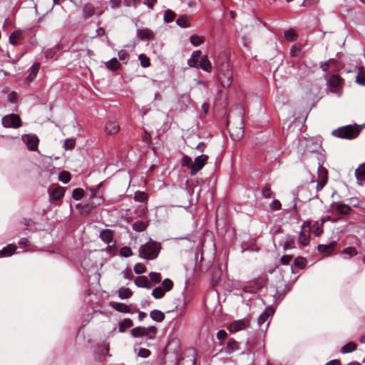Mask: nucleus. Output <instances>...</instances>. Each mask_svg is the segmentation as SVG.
<instances>
[{"label":"nucleus","mask_w":365,"mask_h":365,"mask_svg":"<svg viewBox=\"0 0 365 365\" xmlns=\"http://www.w3.org/2000/svg\"><path fill=\"white\" fill-rule=\"evenodd\" d=\"M161 247L159 243L149 241L139 248V257L147 260H153L159 255Z\"/></svg>","instance_id":"f257e3e1"},{"label":"nucleus","mask_w":365,"mask_h":365,"mask_svg":"<svg viewBox=\"0 0 365 365\" xmlns=\"http://www.w3.org/2000/svg\"><path fill=\"white\" fill-rule=\"evenodd\" d=\"M218 79L222 86L228 88L232 83V71L228 61H225L219 66Z\"/></svg>","instance_id":"f03ea898"},{"label":"nucleus","mask_w":365,"mask_h":365,"mask_svg":"<svg viewBox=\"0 0 365 365\" xmlns=\"http://www.w3.org/2000/svg\"><path fill=\"white\" fill-rule=\"evenodd\" d=\"M360 133V129L356 126L346 125L334 130L332 134L336 137L344 139H354Z\"/></svg>","instance_id":"7ed1b4c3"},{"label":"nucleus","mask_w":365,"mask_h":365,"mask_svg":"<svg viewBox=\"0 0 365 365\" xmlns=\"http://www.w3.org/2000/svg\"><path fill=\"white\" fill-rule=\"evenodd\" d=\"M131 336L135 338L145 337L147 339H153L157 334V328L150 326L147 328L137 327L130 331Z\"/></svg>","instance_id":"20e7f679"},{"label":"nucleus","mask_w":365,"mask_h":365,"mask_svg":"<svg viewBox=\"0 0 365 365\" xmlns=\"http://www.w3.org/2000/svg\"><path fill=\"white\" fill-rule=\"evenodd\" d=\"M285 294L279 292L277 287L270 285L267 287L264 297L265 300L269 303H279L282 300Z\"/></svg>","instance_id":"39448f33"},{"label":"nucleus","mask_w":365,"mask_h":365,"mask_svg":"<svg viewBox=\"0 0 365 365\" xmlns=\"http://www.w3.org/2000/svg\"><path fill=\"white\" fill-rule=\"evenodd\" d=\"M1 123L5 128H17L21 125V119L16 114H9L4 116Z\"/></svg>","instance_id":"423d86ee"},{"label":"nucleus","mask_w":365,"mask_h":365,"mask_svg":"<svg viewBox=\"0 0 365 365\" xmlns=\"http://www.w3.org/2000/svg\"><path fill=\"white\" fill-rule=\"evenodd\" d=\"M208 160L207 155H201L196 157L190 165V175H195L205 165Z\"/></svg>","instance_id":"0eeeda50"},{"label":"nucleus","mask_w":365,"mask_h":365,"mask_svg":"<svg viewBox=\"0 0 365 365\" xmlns=\"http://www.w3.org/2000/svg\"><path fill=\"white\" fill-rule=\"evenodd\" d=\"M249 326L250 322L246 319L235 320L229 325L228 330L231 333H236L239 331L245 329Z\"/></svg>","instance_id":"6e6552de"},{"label":"nucleus","mask_w":365,"mask_h":365,"mask_svg":"<svg viewBox=\"0 0 365 365\" xmlns=\"http://www.w3.org/2000/svg\"><path fill=\"white\" fill-rule=\"evenodd\" d=\"M318 172L319 174V181H317L316 190L317 192H319L327 184V170L322 167V165H319L318 168Z\"/></svg>","instance_id":"1a4fd4ad"},{"label":"nucleus","mask_w":365,"mask_h":365,"mask_svg":"<svg viewBox=\"0 0 365 365\" xmlns=\"http://www.w3.org/2000/svg\"><path fill=\"white\" fill-rule=\"evenodd\" d=\"M49 200L51 202L59 200L65 194V189L63 187L58 186L52 190H48Z\"/></svg>","instance_id":"9d476101"},{"label":"nucleus","mask_w":365,"mask_h":365,"mask_svg":"<svg viewBox=\"0 0 365 365\" xmlns=\"http://www.w3.org/2000/svg\"><path fill=\"white\" fill-rule=\"evenodd\" d=\"M229 132L230 136L235 140H240L244 135V127L242 125V120H240V127H232L229 128Z\"/></svg>","instance_id":"9b49d317"},{"label":"nucleus","mask_w":365,"mask_h":365,"mask_svg":"<svg viewBox=\"0 0 365 365\" xmlns=\"http://www.w3.org/2000/svg\"><path fill=\"white\" fill-rule=\"evenodd\" d=\"M28 148L31 150H36L38 148V138L34 135H26L23 138Z\"/></svg>","instance_id":"f8f14e48"},{"label":"nucleus","mask_w":365,"mask_h":365,"mask_svg":"<svg viewBox=\"0 0 365 365\" xmlns=\"http://www.w3.org/2000/svg\"><path fill=\"white\" fill-rule=\"evenodd\" d=\"M105 130L108 135L115 134L120 130V125L115 120L110 119L106 123Z\"/></svg>","instance_id":"ddd939ff"},{"label":"nucleus","mask_w":365,"mask_h":365,"mask_svg":"<svg viewBox=\"0 0 365 365\" xmlns=\"http://www.w3.org/2000/svg\"><path fill=\"white\" fill-rule=\"evenodd\" d=\"M274 309L272 307H267L258 317L257 322L259 326L263 331L262 326L268 320L269 317L272 316L274 314Z\"/></svg>","instance_id":"4468645a"},{"label":"nucleus","mask_w":365,"mask_h":365,"mask_svg":"<svg viewBox=\"0 0 365 365\" xmlns=\"http://www.w3.org/2000/svg\"><path fill=\"white\" fill-rule=\"evenodd\" d=\"M40 68V63L38 62L34 63L31 68L28 70V76L26 78V82L29 83L36 77Z\"/></svg>","instance_id":"2eb2a0df"},{"label":"nucleus","mask_w":365,"mask_h":365,"mask_svg":"<svg viewBox=\"0 0 365 365\" xmlns=\"http://www.w3.org/2000/svg\"><path fill=\"white\" fill-rule=\"evenodd\" d=\"M198 68H202L203 71L207 73L212 72V64L209 61L207 56L205 55L200 58V61L198 64Z\"/></svg>","instance_id":"dca6fc26"},{"label":"nucleus","mask_w":365,"mask_h":365,"mask_svg":"<svg viewBox=\"0 0 365 365\" xmlns=\"http://www.w3.org/2000/svg\"><path fill=\"white\" fill-rule=\"evenodd\" d=\"M137 36L140 40H150L153 39L154 37L153 32L148 29H138L137 30Z\"/></svg>","instance_id":"f3484780"},{"label":"nucleus","mask_w":365,"mask_h":365,"mask_svg":"<svg viewBox=\"0 0 365 365\" xmlns=\"http://www.w3.org/2000/svg\"><path fill=\"white\" fill-rule=\"evenodd\" d=\"M110 306L115 310L121 313H129L130 312V307L124 303L110 302Z\"/></svg>","instance_id":"a211bd4d"},{"label":"nucleus","mask_w":365,"mask_h":365,"mask_svg":"<svg viewBox=\"0 0 365 365\" xmlns=\"http://www.w3.org/2000/svg\"><path fill=\"white\" fill-rule=\"evenodd\" d=\"M100 238L106 244H110L113 240V233L110 230L106 229L100 232Z\"/></svg>","instance_id":"6ab92c4d"},{"label":"nucleus","mask_w":365,"mask_h":365,"mask_svg":"<svg viewBox=\"0 0 365 365\" xmlns=\"http://www.w3.org/2000/svg\"><path fill=\"white\" fill-rule=\"evenodd\" d=\"M16 249L17 247L16 245H9L8 246L4 247L1 250H0V258L12 255Z\"/></svg>","instance_id":"aec40b11"},{"label":"nucleus","mask_w":365,"mask_h":365,"mask_svg":"<svg viewBox=\"0 0 365 365\" xmlns=\"http://www.w3.org/2000/svg\"><path fill=\"white\" fill-rule=\"evenodd\" d=\"M135 284L138 287H143L146 289H150V286L148 284V280L146 276H140L138 277L135 281Z\"/></svg>","instance_id":"412c9836"},{"label":"nucleus","mask_w":365,"mask_h":365,"mask_svg":"<svg viewBox=\"0 0 365 365\" xmlns=\"http://www.w3.org/2000/svg\"><path fill=\"white\" fill-rule=\"evenodd\" d=\"M150 316L153 321L157 322H161L165 319V314L158 309L151 311Z\"/></svg>","instance_id":"4be33fe9"},{"label":"nucleus","mask_w":365,"mask_h":365,"mask_svg":"<svg viewBox=\"0 0 365 365\" xmlns=\"http://www.w3.org/2000/svg\"><path fill=\"white\" fill-rule=\"evenodd\" d=\"M336 245V242L335 241L331 242L328 245H319L318 246V250L322 253H327L329 255L332 250V249Z\"/></svg>","instance_id":"5701e85b"},{"label":"nucleus","mask_w":365,"mask_h":365,"mask_svg":"<svg viewBox=\"0 0 365 365\" xmlns=\"http://www.w3.org/2000/svg\"><path fill=\"white\" fill-rule=\"evenodd\" d=\"M83 17L88 19L95 13V8L91 4H86L83 9Z\"/></svg>","instance_id":"b1692460"},{"label":"nucleus","mask_w":365,"mask_h":365,"mask_svg":"<svg viewBox=\"0 0 365 365\" xmlns=\"http://www.w3.org/2000/svg\"><path fill=\"white\" fill-rule=\"evenodd\" d=\"M238 349V343L234 339H229L225 347V352L227 354H231Z\"/></svg>","instance_id":"393cba45"},{"label":"nucleus","mask_w":365,"mask_h":365,"mask_svg":"<svg viewBox=\"0 0 365 365\" xmlns=\"http://www.w3.org/2000/svg\"><path fill=\"white\" fill-rule=\"evenodd\" d=\"M120 64L116 58H113L106 63V66L108 69L115 71L118 69Z\"/></svg>","instance_id":"a878e982"},{"label":"nucleus","mask_w":365,"mask_h":365,"mask_svg":"<svg viewBox=\"0 0 365 365\" xmlns=\"http://www.w3.org/2000/svg\"><path fill=\"white\" fill-rule=\"evenodd\" d=\"M355 175L358 181L362 182L365 180V164L361 165L356 169Z\"/></svg>","instance_id":"bb28decb"},{"label":"nucleus","mask_w":365,"mask_h":365,"mask_svg":"<svg viewBox=\"0 0 365 365\" xmlns=\"http://www.w3.org/2000/svg\"><path fill=\"white\" fill-rule=\"evenodd\" d=\"M118 297L121 299H125L130 297L133 294L132 291L129 288L120 287L118 291Z\"/></svg>","instance_id":"cd10ccee"},{"label":"nucleus","mask_w":365,"mask_h":365,"mask_svg":"<svg viewBox=\"0 0 365 365\" xmlns=\"http://www.w3.org/2000/svg\"><path fill=\"white\" fill-rule=\"evenodd\" d=\"M95 207V204L90 202L83 205H81V204L77 205V207H81L80 212L83 215H88Z\"/></svg>","instance_id":"c85d7f7f"},{"label":"nucleus","mask_w":365,"mask_h":365,"mask_svg":"<svg viewBox=\"0 0 365 365\" xmlns=\"http://www.w3.org/2000/svg\"><path fill=\"white\" fill-rule=\"evenodd\" d=\"M356 349V345L354 342H348L341 347V353H351Z\"/></svg>","instance_id":"c756f323"},{"label":"nucleus","mask_w":365,"mask_h":365,"mask_svg":"<svg viewBox=\"0 0 365 365\" xmlns=\"http://www.w3.org/2000/svg\"><path fill=\"white\" fill-rule=\"evenodd\" d=\"M133 326V321L130 319H125L119 324V331L123 333L125 332L126 329L130 328Z\"/></svg>","instance_id":"7c9ffc66"},{"label":"nucleus","mask_w":365,"mask_h":365,"mask_svg":"<svg viewBox=\"0 0 365 365\" xmlns=\"http://www.w3.org/2000/svg\"><path fill=\"white\" fill-rule=\"evenodd\" d=\"M335 209L339 213H340L341 215H346L351 210L349 205H345V204H337L336 205Z\"/></svg>","instance_id":"2f4dec72"},{"label":"nucleus","mask_w":365,"mask_h":365,"mask_svg":"<svg viewBox=\"0 0 365 365\" xmlns=\"http://www.w3.org/2000/svg\"><path fill=\"white\" fill-rule=\"evenodd\" d=\"M341 83V79L337 75H332L328 81V84L334 88L338 87Z\"/></svg>","instance_id":"473e14b6"},{"label":"nucleus","mask_w":365,"mask_h":365,"mask_svg":"<svg viewBox=\"0 0 365 365\" xmlns=\"http://www.w3.org/2000/svg\"><path fill=\"white\" fill-rule=\"evenodd\" d=\"M147 227V225L143 221H136L132 225V228L133 230L137 232H142L145 230Z\"/></svg>","instance_id":"72a5a7b5"},{"label":"nucleus","mask_w":365,"mask_h":365,"mask_svg":"<svg viewBox=\"0 0 365 365\" xmlns=\"http://www.w3.org/2000/svg\"><path fill=\"white\" fill-rule=\"evenodd\" d=\"M58 50H59V47L58 46H54L53 48H50L46 49L44 51V56H45L46 58L50 59V58H54L56 52Z\"/></svg>","instance_id":"f704fd0d"},{"label":"nucleus","mask_w":365,"mask_h":365,"mask_svg":"<svg viewBox=\"0 0 365 365\" xmlns=\"http://www.w3.org/2000/svg\"><path fill=\"white\" fill-rule=\"evenodd\" d=\"M190 41L193 46H198L205 41V38L203 36L193 35L190 37Z\"/></svg>","instance_id":"c9c22d12"},{"label":"nucleus","mask_w":365,"mask_h":365,"mask_svg":"<svg viewBox=\"0 0 365 365\" xmlns=\"http://www.w3.org/2000/svg\"><path fill=\"white\" fill-rule=\"evenodd\" d=\"M284 38L289 41H294L297 38V35L292 29L284 31Z\"/></svg>","instance_id":"e433bc0d"},{"label":"nucleus","mask_w":365,"mask_h":365,"mask_svg":"<svg viewBox=\"0 0 365 365\" xmlns=\"http://www.w3.org/2000/svg\"><path fill=\"white\" fill-rule=\"evenodd\" d=\"M58 180L63 184L68 183L71 180V175L67 171H62L58 175Z\"/></svg>","instance_id":"4c0bfd02"},{"label":"nucleus","mask_w":365,"mask_h":365,"mask_svg":"<svg viewBox=\"0 0 365 365\" xmlns=\"http://www.w3.org/2000/svg\"><path fill=\"white\" fill-rule=\"evenodd\" d=\"M165 293L162 287H158L153 289L152 295L155 299H161L165 295Z\"/></svg>","instance_id":"58836bf2"},{"label":"nucleus","mask_w":365,"mask_h":365,"mask_svg":"<svg viewBox=\"0 0 365 365\" xmlns=\"http://www.w3.org/2000/svg\"><path fill=\"white\" fill-rule=\"evenodd\" d=\"M342 254L345 255H348L349 257H354L357 255L358 251L354 247H348L343 250Z\"/></svg>","instance_id":"ea45409f"},{"label":"nucleus","mask_w":365,"mask_h":365,"mask_svg":"<svg viewBox=\"0 0 365 365\" xmlns=\"http://www.w3.org/2000/svg\"><path fill=\"white\" fill-rule=\"evenodd\" d=\"M176 24L182 28H187L190 25L188 19L186 16H181L179 17L176 21Z\"/></svg>","instance_id":"a19ab883"},{"label":"nucleus","mask_w":365,"mask_h":365,"mask_svg":"<svg viewBox=\"0 0 365 365\" xmlns=\"http://www.w3.org/2000/svg\"><path fill=\"white\" fill-rule=\"evenodd\" d=\"M138 59L140 60V65L142 66V67L148 68L150 66V59L148 57H147L146 55L143 53L140 54L138 56Z\"/></svg>","instance_id":"79ce46f5"},{"label":"nucleus","mask_w":365,"mask_h":365,"mask_svg":"<svg viewBox=\"0 0 365 365\" xmlns=\"http://www.w3.org/2000/svg\"><path fill=\"white\" fill-rule=\"evenodd\" d=\"M175 14L170 9H167L164 14V21L167 23L172 22L174 20Z\"/></svg>","instance_id":"37998d69"},{"label":"nucleus","mask_w":365,"mask_h":365,"mask_svg":"<svg viewBox=\"0 0 365 365\" xmlns=\"http://www.w3.org/2000/svg\"><path fill=\"white\" fill-rule=\"evenodd\" d=\"M84 195V191L81 188H76L73 190L72 197L75 200H80Z\"/></svg>","instance_id":"c03bdc74"},{"label":"nucleus","mask_w":365,"mask_h":365,"mask_svg":"<svg viewBox=\"0 0 365 365\" xmlns=\"http://www.w3.org/2000/svg\"><path fill=\"white\" fill-rule=\"evenodd\" d=\"M356 83L361 85L365 86V70L362 69L356 77Z\"/></svg>","instance_id":"a18cd8bd"},{"label":"nucleus","mask_w":365,"mask_h":365,"mask_svg":"<svg viewBox=\"0 0 365 365\" xmlns=\"http://www.w3.org/2000/svg\"><path fill=\"white\" fill-rule=\"evenodd\" d=\"M298 241L302 245H307L309 242V236L301 231Z\"/></svg>","instance_id":"49530a36"},{"label":"nucleus","mask_w":365,"mask_h":365,"mask_svg":"<svg viewBox=\"0 0 365 365\" xmlns=\"http://www.w3.org/2000/svg\"><path fill=\"white\" fill-rule=\"evenodd\" d=\"M147 199V195L144 192H136L134 195V200L139 202H143Z\"/></svg>","instance_id":"de8ad7c7"},{"label":"nucleus","mask_w":365,"mask_h":365,"mask_svg":"<svg viewBox=\"0 0 365 365\" xmlns=\"http://www.w3.org/2000/svg\"><path fill=\"white\" fill-rule=\"evenodd\" d=\"M162 286L163 287V290L166 292L172 289L173 283L171 279L167 278L163 281Z\"/></svg>","instance_id":"09e8293b"},{"label":"nucleus","mask_w":365,"mask_h":365,"mask_svg":"<svg viewBox=\"0 0 365 365\" xmlns=\"http://www.w3.org/2000/svg\"><path fill=\"white\" fill-rule=\"evenodd\" d=\"M20 36H21V34L19 31H14V32L11 33L9 36V42L12 45H14V46L17 45L18 40L19 39Z\"/></svg>","instance_id":"8fccbe9b"},{"label":"nucleus","mask_w":365,"mask_h":365,"mask_svg":"<svg viewBox=\"0 0 365 365\" xmlns=\"http://www.w3.org/2000/svg\"><path fill=\"white\" fill-rule=\"evenodd\" d=\"M120 255L124 257H128L133 255V252L130 247H123L120 250Z\"/></svg>","instance_id":"3c124183"},{"label":"nucleus","mask_w":365,"mask_h":365,"mask_svg":"<svg viewBox=\"0 0 365 365\" xmlns=\"http://www.w3.org/2000/svg\"><path fill=\"white\" fill-rule=\"evenodd\" d=\"M149 277L154 283H159L161 281V275L159 272H152L149 274Z\"/></svg>","instance_id":"603ef678"},{"label":"nucleus","mask_w":365,"mask_h":365,"mask_svg":"<svg viewBox=\"0 0 365 365\" xmlns=\"http://www.w3.org/2000/svg\"><path fill=\"white\" fill-rule=\"evenodd\" d=\"M294 264L297 267L303 268L307 264V260L304 257H299L294 259Z\"/></svg>","instance_id":"864d4df0"},{"label":"nucleus","mask_w":365,"mask_h":365,"mask_svg":"<svg viewBox=\"0 0 365 365\" xmlns=\"http://www.w3.org/2000/svg\"><path fill=\"white\" fill-rule=\"evenodd\" d=\"M135 274H143L145 272V267L141 263H137L133 269Z\"/></svg>","instance_id":"5fc2aeb1"},{"label":"nucleus","mask_w":365,"mask_h":365,"mask_svg":"<svg viewBox=\"0 0 365 365\" xmlns=\"http://www.w3.org/2000/svg\"><path fill=\"white\" fill-rule=\"evenodd\" d=\"M282 205L281 202L278 200H274L270 204L269 207L272 210H279L281 209Z\"/></svg>","instance_id":"6e6d98bb"},{"label":"nucleus","mask_w":365,"mask_h":365,"mask_svg":"<svg viewBox=\"0 0 365 365\" xmlns=\"http://www.w3.org/2000/svg\"><path fill=\"white\" fill-rule=\"evenodd\" d=\"M140 0H124L123 4L128 7L133 6L136 8L137 6L140 4Z\"/></svg>","instance_id":"4d7b16f0"},{"label":"nucleus","mask_w":365,"mask_h":365,"mask_svg":"<svg viewBox=\"0 0 365 365\" xmlns=\"http://www.w3.org/2000/svg\"><path fill=\"white\" fill-rule=\"evenodd\" d=\"M150 355V351L147 349H140L138 352V356L141 358H147Z\"/></svg>","instance_id":"13d9d810"},{"label":"nucleus","mask_w":365,"mask_h":365,"mask_svg":"<svg viewBox=\"0 0 365 365\" xmlns=\"http://www.w3.org/2000/svg\"><path fill=\"white\" fill-rule=\"evenodd\" d=\"M262 194L265 198H270L272 194V192L269 186L264 187L262 190Z\"/></svg>","instance_id":"bf43d9fd"},{"label":"nucleus","mask_w":365,"mask_h":365,"mask_svg":"<svg viewBox=\"0 0 365 365\" xmlns=\"http://www.w3.org/2000/svg\"><path fill=\"white\" fill-rule=\"evenodd\" d=\"M182 166H187L190 168L192 163V159L188 155H184L182 158Z\"/></svg>","instance_id":"052dcab7"},{"label":"nucleus","mask_w":365,"mask_h":365,"mask_svg":"<svg viewBox=\"0 0 365 365\" xmlns=\"http://www.w3.org/2000/svg\"><path fill=\"white\" fill-rule=\"evenodd\" d=\"M319 0H304L302 3L303 6L310 7L317 5Z\"/></svg>","instance_id":"680f3d73"},{"label":"nucleus","mask_w":365,"mask_h":365,"mask_svg":"<svg viewBox=\"0 0 365 365\" xmlns=\"http://www.w3.org/2000/svg\"><path fill=\"white\" fill-rule=\"evenodd\" d=\"M64 146L66 149H71L75 146V141L73 139H67L65 140Z\"/></svg>","instance_id":"e2e57ef3"},{"label":"nucleus","mask_w":365,"mask_h":365,"mask_svg":"<svg viewBox=\"0 0 365 365\" xmlns=\"http://www.w3.org/2000/svg\"><path fill=\"white\" fill-rule=\"evenodd\" d=\"M292 257L290 255H284L280 259L281 264L283 265H287L290 262Z\"/></svg>","instance_id":"0e129e2a"},{"label":"nucleus","mask_w":365,"mask_h":365,"mask_svg":"<svg viewBox=\"0 0 365 365\" xmlns=\"http://www.w3.org/2000/svg\"><path fill=\"white\" fill-rule=\"evenodd\" d=\"M8 100L11 103H15L17 100V93L14 91H11L8 94Z\"/></svg>","instance_id":"69168bd1"},{"label":"nucleus","mask_w":365,"mask_h":365,"mask_svg":"<svg viewBox=\"0 0 365 365\" xmlns=\"http://www.w3.org/2000/svg\"><path fill=\"white\" fill-rule=\"evenodd\" d=\"M187 64L189 65L190 67H192V68H198V60L197 59H195V58H190L188 59L187 61Z\"/></svg>","instance_id":"338daca9"},{"label":"nucleus","mask_w":365,"mask_h":365,"mask_svg":"<svg viewBox=\"0 0 365 365\" xmlns=\"http://www.w3.org/2000/svg\"><path fill=\"white\" fill-rule=\"evenodd\" d=\"M143 3L149 9H153L157 3V0H144Z\"/></svg>","instance_id":"774afa93"}]
</instances>
